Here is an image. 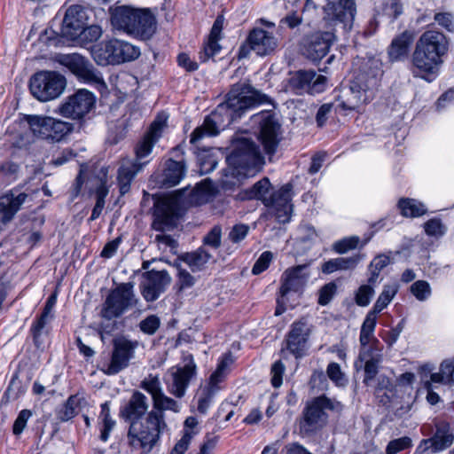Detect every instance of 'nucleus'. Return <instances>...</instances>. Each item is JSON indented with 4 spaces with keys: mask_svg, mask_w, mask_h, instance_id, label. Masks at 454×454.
<instances>
[{
    "mask_svg": "<svg viewBox=\"0 0 454 454\" xmlns=\"http://www.w3.org/2000/svg\"><path fill=\"white\" fill-rule=\"evenodd\" d=\"M54 318V315L47 314V312H43L41 315L36 317L31 326V333L33 336L34 342L36 346H40L42 343V337L48 333L47 326Z\"/></svg>",
    "mask_w": 454,
    "mask_h": 454,
    "instance_id": "ea45409f",
    "label": "nucleus"
},
{
    "mask_svg": "<svg viewBox=\"0 0 454 454\" xmlns=\"http://www.w3.org/2000/svg\"><path fill=\"white\" fill-rule=\"evenodd\" d=\"M377 323V313L370 310L360 330V350L358 362L356 367L364 369L363 383L365 386L372 385L380 364L383 361V345L374 337V330Z\"/></svg>",
    "mask_w": 454,
    "mask_h": 454,
    "instance_id": "39448f33",
    "label": "nucleus"
},
{
    "mask_svg": "<svg viewBox=\"0 0 454 454\" xmlns=\"http://www.w3.org/2000/svg\"><path fill=\"white\" fill-rule=\"evenodd\" d=\"M66 66L83 82L93 85L99 90L106 89L101 74L82 56L79 54L67 56Z\"/></svg>",
    "mask_w": 454,
    "mask_h": 454,
    "instance_id": "aec40b11",
    "label": "nucleus"
},
{
    "mask_svg": "<svg viewBox=\"0 0 454 454\" xmlns=\"http://www.w3.org/2000/svg\"><path fill=\"white\" fill-rule=\"evenodd\" d=\"M411 38L406 33L394 38L387 49V54L391 62L405 59L408 56Z\"/></svg>",
    "mask_w": 454,
    "mask_h": 454,
    "instance_id": "e433bc0d",
    "label": "nucleus"
},
{
    "mask_svg": "<svg viewBox=\"0 0 454 454\" xmlns=\"http://www.w3.org/2000/svg\"><path fill=\"white\" fill-rule=\"evenodd\" d=\"M359 241V237L351 236L336 241L333 244V248L338 254H345L349 250L356 248Z\"/></svg>",
    "mask_w": 454,
    "mask_h": 454,
    "instance_id": "6e6d98bb",
    "label": "nucleus"
},
{
    "mask_svg": "<svg viewBox=\"0 0 454 454\" xmlns=\"http://www.w3.org/2000/svg\"><path fill=\"white\" fill-rule=\"evenodd\" d=\"M138 346L137 340H129L126 336L114 338L111 358L103 364L101 371L106 375H115L126 369L135 357Z\"/></svg>",
    "mask_w": 454,
    "mask_h": 454,
    "instance_id": "ddd939ff",
    "label": "nucleus"
},
{
    "mask_svg": "<svg viewBox=\"0 0 454 454\" xmlns=\"http://www.w3.org/2000/svg\"><path fill=\"white\" fill-rule=\"evenodd\" d=\"M89 14L88 10L82 5H71L65 13L62 26V37L74 41L77 39L82 27L88 24Z\"/></svg>",
    "mask_w": 454,
    "mask_h": 454,
    "instance_id": "393cba45",
    "label": "nucleus"
},
{
    "mask_svg": "<svg viewBox=\"0 0 454 454\" xmlns=\"http://www.w3.org/2000/svg\"><path fill=\"white\" fill-rule=\"evenodd\" d=\"M31 416L32 412L29 410L24 409L20 411L12 427V433L14 435L19 436L22 434L27 426V420L31 418Z\"/></svg>",
    "mask_w": 454,
    "mask_h": 454,
    "instance_id": "680f3d73",
    "label": "nucleus"
},
{
    "mask_svg": "<svg viewBox=\"0 0 454 454\" xmlns=\"http://www.w3.org/2000/svg\"><path fill=\"white\" fill-rule=\"evenodd\" d=\"M447 51L448 41L442 33L434 30L424 32L417 41L411 55V71L413 76L428 82L435 80Z\"/></svg>",
    "mask_w": 454,
    "mask_h": 454,
    "instance_id": "7ed1b4c3",
    "label": "nucleus"
},
{
    "mask_svg": "<svg viewBox=\"0 0 454 454\" xmlns=\"http://www.w3.org/2000/svg\"><path fill=\"white\" fill-rule=\"evenodd\" d=\"M217 392L208 387H204L198 397V411L201 414L207 413L214 396Z\"/></svg>",
    "mask_w": 454,
    "mask_h": 454,
    "instance_id": "13d9d810",
    "label": "nucleus"
},
{
    "mask_svg": "<svg viewBox=\"0 0 454 454\" xmlns=\"http://www.w3.org/2000/svg\"><path fill=\"white\" fill-rule=\"evenodd\" d=\"M266 96L253 88L248 82L234 84L226 96V100L217 106L216 109L197 127L191 134L190 143L198 145L205 137L215 136L221 129H224L238 118L242 113L264 102Z\"/></svg>",
    "mask_w": 454,
    "mask_h": 454,
    "instance_id": "f257e3e1",
    "label": "nucleus"
},
{
    "mask_svg": "<svg viewBox=\"0 0 454 454\" xmlns=\"http://www.w3.org/2000/svg\"><path fill=\"white\" fill-rule=\"evenodd\" d=\"M144 278L139 287L142 296L148 302L156 301L171 282V278L166 270L146 271Z\"/></svg>",
    "mask_w": 454,
    "mask_h": 454,
    "instance_id": "5701e85b",
    "label": "nucleus"
},
{
    "mask_svg": "<svg viewBox=\"0 0 454 454\" xmlns=\"http://www.w3.org/2000/svg\"><path fill=\"white\" fill-rule=\"evenodd\" d=\"M113 65L121 64L127 61H132L140 55L138 47L118 39H113Z\"/></svg>",
    "mask_w": 454,
    "mask_h": 454,
    "instance_id": "f704fd0d",
    "label": "nucleus"
},
{
    "mask_svg": "<svg viewBox=\"0 0 454 454\" xmlns=\"http://www.w3.org/2000/svg\"><path fill=\"white\" fill-rule=\"evenodd\" d=\"M254 124L259 126L258 138L267 154L275 153L280 138V124L270 112H262L252 118Z\"/></svg>",
    "mask_w": 454,
    "mask_h": 454,
    "instance_id": "dca6fc26",
    "label": "nucleus"
},
{
    "mask_svg": "<svg viewBox=\"0 0 454 454\" xmlns=\"http://www.w3.org/2000/svg\"><path fill=\"white\" fill-rule=\"evenodd\" d=\"M309 384L312 388H317L320 391L327 390V375H325L322 370H316L311 374Z\"/></svg>",
    "mask_w": 454,
    "mask_h": 454,
    "instance_id": "e2e57ef3",
    "label": "nucleus"
},
{
    "mask_svg": "<svg viewBox=\"0 0 454 454\" xmlns=\"http://www.w3.org/2000/svg\"><path fill=\"white\" fill-rule=\"evenodd\" d=\"M337 290V286L333 283L325 285L319 291L318 303L322 306L327 305Z\"/></svg>",
    "mask_w": 454,
    "mask_h": 454,
    "instance_id": "69168bd1",
    "label": "nucleus"
},
{
    "mask_svg": "<svg viewBox=\"0 0 454 454\" xmlns=\"http://www.w3.org/2000/svg\"><path fill=\"white\" fill-rule=\"evenodd\" d=\"M309 330L305 323L294 322L286 339V349L295 358L303 357L309 348Z\"/></svg>",
    "mask_w": 454,
    "mask_h": 454,
    "instance_id": "cd10ccee",
    "label": "nucleus"
},
{
    "mask_svg": "<svg viewBox=\"0 0 454 454\" xmlns=\"http://www.w3.org/2000/svg\"><path fill=\"white\" fill-rule=\"evenodd\" d=\"M211 258L212 255L204 247H200L194 252L184 254V262L194 271L201 270Z\"/></svg>",
    "mask_w": 454,
    "mask_h": 454,
    "instance_id": "37998d69",
    "label": "nucleus"
},
{
    "mask_svg": "<svg viewBox=\"0 0 454 454\" xmlns=\"http://www.w3.org/2000/svg\"><path fill=\"white\" fill-rule=\"evenodd\" d=\"M397 291L398 286L395 284L384 286L381 294L379 295L372 309V311L377 314L381 312L390 303Z\"/></svg>",
    "mask_w": 454,
    "mask_h": 454,
    "instance_id": "c03bdc74",
    "label": "nucleus"
},
{
    "mask_svg": "<svg viewBox=\"0 0 454 454\" xmlns=\"http://www.w3.org/2000/svg\"><path fill=\"white\" fill-rule=\"evenodd\" d=\"M343 404L325 395L307 401L297 420L299 434L303 437L314 435L328 423L329 412L340 413Z\"/></svg>",
    "mask_w": 454,
    "mask_h": 454,
    "instance_id": "0eeeda50",
    "label": "nucleus"
},
{
    "mask_svg": "<svg viewBox=\"0 0 454 454\" xmlns=\"http://www.w3.org/2000/svg\"><path fill=\"white\" fill-rule=\"evenodd\" d=\"M327 78L314 70H298L290 72L284 83L285 90L295 95L305 93L315 95L325 90Z\"/></svg>",
    "mask_w": 454,
    "mask_h": 454,
    "instance_id": "9b49d317",
    "label": "nucleus"
},
{
    "mask_svg": "<svg viewBox=\"0 0 454 454\" xmlns=\"http://www.w3.org/2000/svg\"><path fill=\"white\" fill-rule=\"evenodd\" d=\"M335 39L333 30L317 31L305 39L303 54L312 61H318L328 53Z\"/></svg>",
    "mask_w": 454,
    "mask_h": 454,
    "instance_id": "b1692460",
    "label": "nucleus"
},
{
    "mask_svg": "<svg viewBox=\"0 0 454 454\" xmlns=\"http://www.w3.org/2000/svg\"><path fill=\"white\" fill-rule=\"evenodd\" d=\"M184 366H174L170 368L164 378V381L168 393L176 398H182L185 395L186 389L191 380L196 374V364L192 355H189Z\"/></svg>",
    "mask_w": 454,
    "mask_h": 454,
    "instance_id": "2eb2a0df",
    "label": "nucleus"
},
{
    "mask_svg": "<svg viewBox=\"0 0 454 454\" xmlns=\"http://www.w3.org/2000/svg\"><path fill=\"white\" fill-rule=\"evenodd\" d=\"M440 371L446 377V385H453L454 384V357L451 359H446L442 362L440 365Z\"/></svg>",
    "mask_w": 454,
    "mask_h": 454,
    "instance_id": "774afa93",
    "label": "nucleus"
},
{
    "mask_svg": "<svg viewBox=\"0 0 454 454\" xmlns=\"http://www.w3.org/2000/svg\"><path fill=\"white\" fill-rule=\"evenodd\" d=\"M20 171V166L12 160H6L0 163V176L10 181L16 180L19 176Z\"/></svg>",
    "mask_w": 454,
    "mask_h": 454,
    "instance_id": "864d4df0",
    "label": "nucleus"
},
{
    "mask_svg": "<svg viewBox=\"0 0 454 454\" xmlns=\"http://www.w3.org/2000/svg\"><path fill=\"white\" fill-rule=\"evenodd\" d=\"M181 405L173 398L166 395L164 392L153 402V410L148 412V424L155 431L156 442L167 427L165 422V411L179 412Z\"/></svg>",
    "mask_w": 454,
    "mask_h": 454,
    "instance_id": "412c9836",
    "label": "nucleus"
},
{
    "mask_svg": "<svg viewBox=\"0 0 454 454\" xmlns=\"http://www.w3.org/2000/svg\"><path fill=\"white\" fill-rule=\"evenodd\" d=\"M310 276L308 264H301L286 269L281 277L279 293L285 297L291 292L301 291L307 284Z\"/></svg>",
    "mask_w": 454,
    "mask_h": 454,
    "instance_id": "bb28decb",
    "label": "nucleus"
},
{
    "mask_svg": "<svg viewBox=\"0 0 454 454\" xmlns=\"http://www.w3.org/2000/svg\"><path fill=\"white\" fill-rule=\"evenodd\" d=\"M424 231L431 237H442L446 233L447 228L440 218L429 219L424 223Z\"/></svg>",
    "mask_w": 454,
    "mask_h": 454,
    "instance_id": "603ef678",
    "label": "nucleus"
},
{
    "mask_svg": "<svg viewBox=\"0 0 454 454\" xmlns=\"http://www.w3.org/2000/svg\"><path fill=\"white\" fill-rule=\"evenodd\" d=\"M410 291L419 301H427L432 294L429 283L425 280L415 281L411 286Z\"/></svg>",
    "mask_w": 454,
    "mask_h": 454,
    "instance_id": "3c124183",
    "label": "nucleus"
},
{
    "mask_svg": "<svg viewBox=\"0 0 454 454\" xmlns=\"http://www.w3.org/2000/svg\"><path fill=\"white\" fill-rule=\"evenodd\" d=\"M141 387L152 396L153 402L163 393L161 383L157 376L149 375L141 382Z\"/></svg>",
    "mask_w": 454,
    "mask_h": 454,
    "instance_id": "8fccbe9b",
    "label": "nucleus"
},
{
    "mask_svg": "<svg viewBox=\"0 0 454 454\" xmlns=\"http://www.w3.org/2000/svg\"><path fill=\"white\" fill-rule=\"evenodd\" d=\"M185 173L186 166L183 160L169 159L166 161L161 184L165 187H173L181 182Z\"/></svg>",
    "mask_w": 454,
    "mask_h": 454,
    "instance_id": "473e14b6",
    "label": "nucleus"
},
{
    "mask_svg": "<svg viewBox=\"0 0 454 454\" xmlns=\"http://www.w3.org/2000/svg\"><path fill=\"white\" fill-rule=\"evenodd\" d=\"M223 26V18L218 16L213 24L207 42L204 44L202 51L200 52V59L202 62L208 60L220 51L221 46L218 42L221 39Z\"/></svg>",
    "mask_w": 454,
    "mask_h": 454,
    "instance_id": "2f4dec72",
    "label": "nucleus"
},
{
    "mask_svg": "<svg viewBox=\"0 0 454 454\" xmlns=\"http://www.w3.org/2000/svg\"><path fill=\"white\" fill-rule=\"evenodd\" d=\"M137 303L138 299L134 293V285L130 282L121 283L107 295L100 315L102 317L111 320L121 317Z\"/></svg>",
    "mask_w": 454,
    "mask_h": 454,
    "instance_id": "9d476101",
    "label": "nucleus"
},
{
    "mask_svg": "<svg viewBox=\"0 0 454 454\" xmlns=\"http://www.w3.org/2000/svg\"><path fill=\"white\" fill-rule=\"evenodd\" d=\"M326 375L337 387H345L348 383V379L338 363L332 362L327 365Z\"/></svg>",
    "mask_w": 454,
    "mask_h": 454,
    "instance_id": "09e8293b",
    "label": "nucleus"
},
{
    "mask_svg": "<svg viewBox=\"0 0 454 454\" xmlns=\"http://www.w3.org/2000/svg\"><path fill=\"white\" fill-rule=\"evenodd\" d=\"M102 28L98 25L88 26V24L80 31V34L74 42L80 44H87L98 41L102 35Z\"/></svg>",
    "mask_w": 454,
    "mask_h": 454,
    "instance_id": "49530a36",
    "label": "nucleus"
},
{
    "mask_svg": "<svg viewBox=\"0 0 454 454\" xmlns=\"http://www.w3.org/2000/svg\"><path fill=\"white\" fill-rule=\"evenodd\" d=\"M273 259V254L270 251L263 252L260 257L257 259L255 263L252 268V273L254 275H258L268 269L270 262Z\"/></svg>",
    "mask_w": 454,
    "mask_h": 454,
    "instance_id": "0e129e2a",
    "label": "nucleus"
},
{
    "mask_svg": "<svg viewBox=\"0 0 454 454\" xmlns=\"http://www.w3.org/2000/svg\"><path fill=\"white\" fill-rule=\"evenodd\" d=\"M148 409V398L137 390L120 409V417L129 423L128 444L132 450L141 453L150 452L156 444L155 431L147 422Z\"/></svg>",
    "mask_w": 454,
    "mask_h": 454,
    "instance_id": "f03ea898",
    "label": "nucleus"
},
{
    "mask_svg": "<svg viewBox=\"0 0 454 454\" xmlns=\"http://www.w3.org/2000/svg\"><path fill=\"white\" fill-rule=\"evenodd\" d=\"M231 363V358L229 356H225L217 365L216 370L211 374L209 381L206 387L214 389L218 392L220 387L218 384L221 383L224 379V372L227 366Z\"/></svg>",
    "mask_w": 454,
    "mask_h": 454,
    "instance_id": "de8ad7c7",
    "label": "nucleus"
},
{
    "mask_svg": "<svg viewBox=\"0 0 454 454\" xmlns=\"http://www.w3.org/2000/svg\"><path fill=\"white\" fill-rule=\"evenodd\" d=\"M27 121L35 136L59 142L74 130V124L49 116L28 115Z\"/></svg>",
    "mask_w": 454,
    "mask_h": 454,
    "instance_id": "f8f14e48",
    "label": "nucleus"
},
{
    "mask_svg": "<svg viewBox=\"0 0 454 454\" xmlns=\"http://www.w3.org/2000/svg\"><path fill=\"white\" fill-rule=\"evenodd\" d=\"M160 325V320L156 315H150L138 324L139 330L147 335H153Z\"/></svg>",
    "mask_w": 454,
    "mask_h": 454,
    "instance_id": "5fc2aeb1",
    "label": "nucleus"
},
{
    "mask_svg": "<svg viewBox=\"0 0 454 454\" xmlns=\"http://www.w3.org/2000/svg\"><path fill=\"white\" fill-rule=\"evenodd\" d=\"M66 80L56 72H39L30 80V91L40 101H49L58 98L64 90Z\"/></svg>",
    "mask_w": 454,
    "mask_h": 454,
    "instance_id": "4468645a",
    "label": "nucleus"
},
{
    "mask_svg": "<svg viewBox=\"0 0 454 454\" xmlns=\"http://www.w3.org/2000/svg\"><path fill=\"white\" fill-rule=\"evenodd\" d=\"M113 39L104 41L91 47V55L94 60L101 66L113 65Z\"/></svg>",
    "mask_w": 454,
    "mask_h": 454,
    "instance_id": "58836bf2",
    "label": "nucleus"
},
{
    "mask_svg": "<svg viewBox=\"0 0 454 454\" xmlns=\"http://www.w3.org/2000/svg\"><path fill=\"white\" fill-rule=\"evenodd\" d=\"M398 207L401 214L405 217H419L427 211L425 205L413 199H401L398 202Z\"/></svg>",
    "mask_w": 454,
    "mask_h": 454,
    "instance_id": "79ce46f5",
    "label": "nucleus"
},
{
    "mask_svg": "<svg viewBox=\"0 0 454 454\" xmlns=\"http://www.w3.org/2000/svg\"><path fill=\"white\" fill-rule=\"evenodd\" d=\"M29 195L13 188L0 196V223L4 225L10 223L26 203Z\"/></svg>",
    "mask_w": 454,
    "mask_h": 454,
    "instance_id": "c85d7f7f",
    "label": "nucleus"
},
{
    "mask_svg": "<svg viewBox=\"0 0 454 454\" xmlns=\"http://www.w3.org/2000/svg\"><path fill=\"white\" fill-rule=\"evenodd\" d=\"M114 28L141 40L150 39L156 31V20L149 9L129 5L115 7L111 12Z\"/></svg>",
    "mask_w": 454,
    "mask_h": 454,
    "instance_id": "423d86ee",
    "label": "nucleus"
},
{
    "mask_svg": "<svg viewBox=\"0 0 454 454\" xmlns=\"http://www.w3.org/2000/svg\"><path fill=\"white\" fill-rule=\"evenodd\" d=\"M168 116L164 114H159L155 120L151 123L148 130L135 146L137 162H144L149 159L155 144L161 137L163 129L166 127Z\"/></svg>",
    "mask_w": 454,
    "mask_h": 454,
    "instance_id": "6ab92c4d",
    "label": "nucleus"
},
{
    "mask_svg": "<svg viewBox=\"0 0 454 454\" xmlns=\"http://www.w3.org/2000/svg\"><path fill=\"white\" fill-rule=\"evenodd\" d=\"M222 229L219 225L214 226L203 238V244L211 248L217 249L221 246Z\"/></svg>",
    "mask_w": 454,
    "mask_h": 454,
    "instance_id": "052dcab7",
    "label": "nucleus"
},
{
    "mask_svg": "<svg viewBox=\"0 0 454 454\" xmlns=\"http://www.w3.org/2000/svg\"><path fill=\"white\" fill-rule=\"evenodd\" d=\"M200 433L199 421L195 417L190 416L184 422L183 435L175 444L170 454H184L192 440Z\"/></svg>",
    "mask_w": 454,
    "mask_h": 454,
    "instance_id": "72a5a7b5",
    "label": "nucleus"
},
{
    "mask_svg": "<svg viewBox=\"0 0 454 454\" xmlns=\"http://www.w3.org/2000/svg\"><path fill=\"white\" fill-rule=\"evenodd\" d=\"M85 398L74 395L68 397L63 407L58 411L61 421H67L77 415L79 410L86 405Z\"/></svg>",
    "mask_w": 454,
    "mask_h": 454,
    "instance_id": "4c0bfd02",
    "label": "nucleus"
},
{
    "mask_svg": "<svg viewBox=\"0 0 454 454\" xmlns=\"http://www.w3.org/2000/svg\"><path fill=\"white\" fill-rule=\"evenodd\" d=\"M173 200L162 198L154 202L152 228L157 231H170L176 226V213Z\"/></svg>",
    "mask_w": 454,
    "mask_h": 454,
    "instance_id": "a878e982",
    "label": "nucleus"
},
{
    "mask_svg": "<svg viewBox=\"0 0 454 454\" xmlns=\"http://www.w3.org/2000/svg\"><path fill=\"white\" fill-rule=\"evenodd\" d=\"M278 47V39L272 33L262 28L252 29L246 42L239 47V58H247L251 51L258 56L271 54Z\"/></svg>",
    "mask_w": 454,
    "mask_h": 454,
    "instance_id": "a211bd4d",
    "label": "nucleus"
},
{
    "mask_svg": "<svg viewBox=\"0 0 454 454\" xmlns=\"http://www.w3.org/2000/svg\"><path fill=\"white\" fill-rule=\"evenodd\" d=\"M380 74L379 70L372 75L358 74L349 86L341 90L338 96V106L342 110L352 111L370 101L373 97L374 89L379 84Z\"/></svg>",
    "mask_w": 454,
    "mask_h": 454,
    "instance_id": "6e6552de",
    "label": "nucleus"
},
{
    "mask_svg": "<svg viewBox=\"0 0 454 454\" xmlns=\"http://www.w3.org/2000/svg\"><path fill=\"white\" fill-rule=\"evenodd\" d=\"M364 258V254H357L349 257L330 259L322 265V271L325 274H331L337 270H352Z\"/></svg>",
    "mask_w": 454,
    "mask_h": 454,
    "instance_id": "c9c22d12",
    "label": "nucleus"
},
{
    "mask_svg": "<svg viewBox=\"0 0 454 454\" xmlns=\"http://www.w3.org/2000/svg\"><path fill=\"white\" fill-rule=\"evenodd\" d=\"M291 190L292 185L289 184L282 186L278 191L270 194L265 203V206L275 209L278 221L283 223L290 221L293 207L291 204Z\"/></svg>",
    "mask_w": 454,
    "mask_h": 454,
    "instance_id": "c756f323",
    "label": "nucleus"
},
{
    "mask_svg": "<svg viewBox=\"0 0 454 454\" xmlns=\"http://www.w3.org/2000/svg\"><path fill=\"white\" fill-rule=\"evenodd\" d=\"M95 104L94 94L81 89L60 104L58 112L66 118L82 120L95 107Z\"/></svg>",
    "mask_w": 454,
    "mask_h": 454,
    "instance_id": "f3484780",
    "label": "nucleus"
},
{
    "mask_svg": "<svg viewBox=\"0 0 454 454\" xmlns=\"http://www.w3.org/2000/svg\"><path fill=\"white\" fill-rule=\"evenodd\" d=\"M249 226L239 223L234 225L229 232V239L233 243H239L243 240L248 234Z\"/></svg>",
    "mask_w": 454,
    "mask_h": 454,
    "instance_id": "338daca9",
    "label": "nucleus"
},
{
    "mask_svg": "<svg viewBox=\"0 0 454 454\" xmlns=\"http://www.w3.org/2000/svg\"><path fill=\"white\" fill-rule=\"evenodd\" d=\"M307 5L322 6L324 20L333 26L341 25L344 30L351 28L356 13L355 0H307Z\"/></svg>",
    "mask_w": 454,
    "mask_h": 454,
    "instance_id": "1a4fd4ad",
    "label": "nucleus"
},
{
    "mask_svg": "<svg viewBox=\"0 0 454 454\" xmlns=\"http://www.w3.org/2000/svg\"><path fill=\"white\" fill-rule=\"evenodd\" d=\"M270 188V183L268 178L264 177L255 183L253 187L246 192V199H258L262 200L265 204L269 199L267 196L269 190Z\"/></svg>",
    "mask_w": 454,
    "mask_h": 454,
    "instance_id": "a18cd8bd",
    "label": "nucleus"
},
{
    "mask_svg": "<svg viewBox=\"0 0 454 454\" xmlns=\"http://www.w3.org/2000/svg\"><path fill=\"white\" fill-rule=\"evenodd\" d=\"M453 442L454 433L450 425L446 421H439L435 424L434 435L421 440L415 450V454H424L429 450L432 453L441 452L450 447Z\"/></svg>",
    "mask_w": 454,
    "mask_h": 454,
    "instance_id": "4be33fe9",
    "label": "nucleus"
},
{
    "mask_svg": "<svg viewBox=\"0 0 454 454\" xmlns=\"http://www.w3.org/2000/svg\"><path fill=\"white\" fill-rule=\"evenodd\" d=\"M149 163V160L144 162H137L134 160L124 159L121 162L118 169V183L120 186V192L123 195L130 189V184L136 175L143 169V168Z\"/></svg>",
    "mask_w": 454,
    "mask_h": 454,
    "instance_id": "7c9ffc66",
    "label": "nucleus"
},
{
    "mask_svg": "<svg viewBox=\"0 0 454 454\" xmlns=\"http://www.w3.org/2000/svg\"><path fill=\"white\" fill-rule=\"evenodd\" d=\"M227 168L222 180L223 189L239 185L242 179L254 176L262 168L263 157L259 147L249 138L239 139L228 155Z\"/></svg>",
    "mask_w": 454,
    "mask_h": 454,
    "instance_id": "20e7f679",
    "label": "nucleus"
},
{
    "mask_svg": "<svg viewBox=\"0 0 454 454\" xmlns=\"http://www.w3.org/2000/svg\"><path fill=\"white\" fill-rule=\"evenodd\" d=\"M411 439L408 436L394 439L387 445L386 453L397 454L398 452L411 447Z\"/></svg>",
    "mask_w": 454,
    "mask_h": 454,
    "instance_id": "bf43d9fd",
    "label": "nucleus"
},
{
    "mask_svg": "<svg viewBox=\"0 0 454 454\" xmlns=\"http://www.w3.org/2000/svg\"><path fill=\"white\" fill-rule=\"evenodd\" d=\"M211 195V183L204 180L191 190L188 194L187 203L192 205H201L207 201Z\"/></svg>",
    "mask_w": 454,
    "mask_h": 454,
    "instance_id": "a19ab883",
    "label": "nucleus"
},
{
    "mask_svg": "<svg viewBox=\"0 0 454 454\" xmlns=\"http://www.w3.org/2000/svg\"><path fill=\"white\" fill-rule=\"evenodd\" d=\"M374 295V288L370 285H362L355 296L356 303L358 306L365 307L369 305L372 296Z\"/></svg>",
    "mask_w": 454,
    "mask_h": 454,
    "instance_id": "4d7b16f0",
    "label": "nucleus"
}]
</instances>
